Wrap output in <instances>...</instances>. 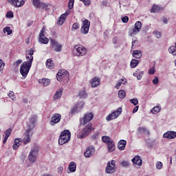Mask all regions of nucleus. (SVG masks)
I'll return each mask as SVG.
<instances>
[{"instance_id":"53","label":"nucleus","mask_w":176,"mask_h":176,"mask_svg":"<svg viewBox=\"0 0 176 176\" xmlns=\"http://www.w3.org/2000/svg\"><path fill=\"white\" fill-rule=\"evenodd\" d=\"M162 167H163V163H162L161 162H157L156 168H157V170H161Z\"/></svg>"},{"instance_id":"33","label":"nucleus","mask_w":176,"mask_h":176,"mask_svg":"<svg viewBox=\"0 0 176 176\" xmlns=\"http://www.w3.org/2000/svg\"><path fill=\"white\" fill-rule=\"evenodd\" d=\"M102 142H104V144H106L107 145L112 141V140L111 139L110 137L102 136Z\"/></svg>"},{"instance_id":"24","label":"nucleus","mask_w":176,"mask_h":176,"mask_svg":"<svg viewBox=\"0 0 176 176\" xmlns=\"http://www.w3.org/2000/svg\"><path fill=\"white\" fill-rule=\"evenodd\" d=\"M127 142L124 140H120L118 144V148L120 151H124Z\"/></svg>"},{"instance_id":"11","label":"nucleus","mask_w":176,"mask_h":176,"mask_svg":"<svg viewBox=\"0 0 176 176\" xmlns=\"http://www.w3.org/2000/svg\"><path fill=\"white\" fill-rule=\"evenodd\" d=\"M93 118H94V114L93 113H87L84 115L82 118H80V124H86L93 120Z\"/></svg>"},{"instance_id":"30","label":"nucleus","mask_w":176,"mask_h":176,"mask_svg":"<svg viewBox=\"0 0 176 176\" xmlns=\"http://www.w3.org/2000/svg\"><path fill=\"white\" fill-rule=\"evenodd\" d=\"M109 152H113L115 151V142L111 140L108 144Z\"/></svg>"},{"instance_id":"61","label":"nucleus","mask_w":176,"mask_h":176,"mask_svg":"<svg viewBox=\"0 0 176 176\" xmlns=\"http://www.w3.org/2000/svg\"><path fill=\"white\" fill-rule=\"evenodd\" d=\"M113 43L114 45H116V43H118V37H114V38H113Z\"/></svg>"},{"instance_id":"27","label":"nucleus","mask_w":176,"mask_h":176,"mask_svg":"<svg viewBox=\"0 0 176 176\" xmlns=\"http://www.w3.org/2000/svg\"><path fill=\"white\" fill-rule=\"evenodd\" d=\"M68 168L70 173H75L76 171V163L74 162H70Z\"/></svg>"},{"instance_id":"18","label":"nucleus","mask_w":176,"mask_h":176,"mask_svg":"<svg viewBox=\"0 0 176 176\" xmlns=\"http://www.w3.org/2000/svg\"><path fill=\"white\" fill-rule=\"evenodd\" d=\"M116 171V168L111 165V162H108L105 168V173L107 174H113Z\"/></svg>"},{"instance_id":"36","label":"nucleus","mask_w":176,"mask_h":176,"mask_svg":"<svg viewBox=\"0 0 176 176\" xmlns=\"http://www.w3.org/2000/svg\"><path fill=\"white\" fill-rule=\"evenodd\" d=\"M161 110H162V108L157 106V107H153L151 111V113H154L155 115H157V113H159V112H160Z\"/></svg>"},{"instance_id":"21","label":"nucleus","mask_w":176,"mask_h":176,"mask_svg":"<svg viewBox=\"0 0 176 176\" xmlns=\"http://www.w3.org/2000/svg\"><path fill=\"white\" fill-rule=\"evenodd\" d=\"M133 164H137L138 166L142 165V160H141V157L140 155H135L131 160Z\"/></svg>"},{"instance_id":"4","label":"nucleus","mask_w":176,"mask_h":176,"mask_svg":"<svg viewBox=\"0 0 176 176\" xmlns=\"http://www.w3.org/2000/svg\"><path fill=\"white\" fill-rule=\"evenodd\" d=\"M32 65H28L27 63H23L20 67V74L22 76L21 79H25L28 75V72H30V69H31Z\"/></svg>"},{"instance_id":"22","label":"nucleus","mask_w":176,"mask_h":176,"mask_svg":"<svg viewBox=\"0 0 176 176\" xmlns=\"http://www.w3.org/2000/svg\"><path fill=\"white\" fill-rule=\"evenodd\" d=\"M162 10H163V7L154 4L151 9V13H159Z\"/></svg>"},{"instance_id":"26","label":"nucleus","mask_w":176,"mask_h":176,"mask_svg":"<svg viewBox=\"0 0 176 176\" xmlns=\"http://www.w3.org/2000/svg\"><path fill=\"white\" fill-rule=\"evenodd\" d=\"M46 67H47V68H49V69H54V63H53V60H52V58H49L47 60Z\"/></svg>"},{"instance_id":"43","label":"nucleus","mask_w":176,"mask_h":176,"mask_svg":"<svg viewBox=\"0 0 176 176\" xmlns=\"http://www.w3.org/2000/svg\"><path fill=\"white\" fill-rule=\"evenodd\" d=\"M121 165L122 167L125 168L130 167V162L124 160L121 162Z\"/></svg>"},{"instance_id":"47","label":"nucleus","mask_w":176,"mask_h":176,"mask_svg":"<svg viewBox=\"0 0 176 176\" xmlns=\"http://www.w3.org/2000/svg\"><path fill=\"white\" fill-rule=\"evenodd\" d=\"M137 45H138V40H132V45H131V50H133V49H134V47H135V46H137Z\"/></svg>"},{"instance_id":"41","label":"nucleus","mask_w":176,"mask_h":176,"mask_svg":"<svg viewBox=\"0 0 176 176\" xmlns=\"http://www.w3.org/2000/svg\"><path fill=\"white\" fill-rule=\"evenodd\" d=\"M4 34H6L7 32V35H11L12 31V30L10 29V27H6L3 28V30Z\"/></svg>"},{"instance_id":"40","label":"nucleus","mask_w":176,"mask_h":176,"mask_svg":"<svg viewBox=\"0 0 176 176\" xmlns=\"http://www.w3.org/2000/svg\"><path fill=\"white\" fill-rule=\"evenodd\" d=\"M32 2L34 6L39 9L41 4L42 3V1H41V0H32Z\"/></svg>"},{"instance_id":"31","label":"nucleus","mask_w":176,"mask_h":176,"mask_svg":"<svg viewBox=\"0 0 176 176\" xmlns=\"http://www.w3.org/2000/svg\"><path fill=\"white\" fill-rule=\"evenodd\" d=\"M63 96V89H60L59 90L56 91L55 94L54 95V100H58Z\"/></svg>"},{"instance_id":"64","label":"nucleus","mask_w":176,"mask_h":176,"mask_svg":"<svg viewBox=\"0 0 176 176\" xmlns=\"http://www.w3.org/2000/svg\"><path fill=\"white\" fill-rule=\"evenodd\" d=\"M8 138H8V136H5V137H4V139H3V144H6V142H7Z\"/></svg>"},{"instance_id":"10","label":"nucleus","mask_w":176,"mask_h":176,"mask_svg":"<svg viewBox=\"0 0 176 176\" xmlns=\"http://www.w3.org/2000/svg\"><path fill=\"white\" fill-rule=\"evenodd\" d=\"M50 42L51 47L54 49V51L56 52V53L61 52V50H63V45L58 43V42H57L56 40L51 38L50 40Z\"/></svg>"},{"instance_id":"44","label":"nucleus","mask_w":176,"mask_h":176,"mask_svg":"<svg viewBox=\"0 0 176 176\" xmlns=\"http://www.w3.org/2000/svg\"><path fill=\"white\" fill-rule=\"evenodd\" d=\"M8 96L10 98H11V100H13V101H14V100L16 99V96H14V92L12 91H10Z\"/></svg>"},{"instance_id":"34","label":"nucleus","mask_w":176,"mask_h":176,"mask_svg":"<svg viewBox=\"0 0 176 176\" xmlns=\"http://www.w3.org/2000/svg\"><path fill=\"white\" fill-rule=\"evenodd\" d=\"M20 142L21 141L19 139H15L14 144L12 146V148L13 149H14V151L19 148V146H20Z\"/></svg>"},{"instance_id":"42","label":"nucleus","mask_w":176,"mask_h":176,"mask_svg":"<svg viewBox=\"0 0 176 176\" xmlns=\"http://www.w3.org/2000/svg\"><path fill=\"white\" fill-rule=\"evenodd\" d=\"M80 98H86L87 97V94L85 90L80 91L79 93Z\"/></svg>"},{"instance_id":"54","label":"nucleus","mask_w":176,"mask_h":176,"mask_svg":"<svg viewBox=\"0 0 176 176\" xmlns=\"http://www.w3.org/2000/svg\"><path fill=\"white\" fill-rule=\"evenodd\" d=\"M122 23H128L129 22V16H123L121 19Z\"/></svg>"},{"instance_id":"3","label":"nucleus","mask_w":176,"mask_h":176,"mask_svg":"<svg viewBox=\"0 0 176 176\" xmlns=\"http://www.w3.org/2000/svg\"><path fill=\"white\" fill-rule=\"evenodd\" d=\"M93 130V126L91 123H89L82 130L81 133L77 135V138L80 140H82L83 138H86L87 135L91 133V131Z\"/></svg>"},{"instance_id":"57","label":"nucleus","mask_w":176,"mask_h":176,"mask_svg":"<svg viewBox=\"0 0 176 176\" xmlns=\"http://www.w3.org/2000/svg\"><path fill=\"white\" fill-rule=\"evenodd\" d=\"M153 85H157L159 83V78L157 76L155 77V79L153 80Z\"/></svg>"},{"instance_id":"38","label":"nucleus","mask_w":176,"mask_h":176,"mask_svg":"<svg viewBox=\"0 0 176 176\" xmlns=\"http://www.w3.org/2000/svg\"><path fill=\"white\" fill-rule=\"evenodd\" d=\"M118 97L121 100H123L126 97V92L124 91V90L121 89L118 91Z\"/></svg>"},{"instance_id":"51","label":"nucleus","mask_w":176,"mask_h":176,"mask_svg":"<svg viewBox=\"0 0 176 176\" xmlns=\"http://www.w3.org/2000/svg\"><path fill=\"white\" fill-rule=\"evenodd\" d=\"M76 111H78V106H74L70 111V113L72 115H75L76 113Z\"/></svg>"},{"instance_id":"16","label":"nucleus","mask_w":176,"mask_h":176,"mask_svg":"<svg viewBox=\"0 0 176 176\" xmlns=\"http://www.w3.org/2000/svg\"><path fill=\"white\" fill-rule=\"evenodd\" d=\"M96 152V148L93 146H89L86 148V151L84 153V156L85 157H91Z\"/></svg>"},{"instance_id":"15","label":"nucleus","mask_w":176,"mask_h":176,"mask_svg":"<svg viewBox=\"0 0 176 176\" xmlns=\"http://www.w3.org/2000/svg\"><path fill=\"white\" fill-rule=\"evenodd\" d=\"M60 120H61V115L58 113L54 114L50 121L51 126H54L55 124H57V123H59Z\"/></svg>"},{"instance_id":"62","label":"nucleus","mask_w":176,"mask_h":176,"mask_svg":"<svg viewBox=\"0 0 176 176\" xmlns=\"http://www.w3.org/2000/svg\"><path fill=\"white\" fill-rule=\"evenodd\" d=\"M138 108H140V107L136 106L133 110V113H135V112H138Z\"/></svg>"},{"instance_id":"23","label":"nucleus","mask_w":176,"mask_h":176,"mask_svg":"<svg viewBox=\"0 0 176 176\" xmlns=\"http://www.w3.org/2000/svg\"><path fill=\"white\" fill-rule=\"evenodd\" d=\"M67 16H68V14L65 13L60 15V16L58 18L57 24L58 25H63L64 24V22L65 21V19H67Z\"/></svg>"},{"instance_id":"8","label":"nucleus","mask_w":176,"mask_h":176,"mask_svg":"<svg viewBox=\"0 0 176 176\" xmlns=\"http://www.w3.org/2000/svg\"><path fill=\"white\" fill-rule=\"evenodd\" d=\"M142 27V23L138 21L135 23V27L132 30H129V34L130 36H134V35H137L140 31H141V28Z\"/></svg>"},{"instance_id":"50","label":"nucleus","mask_w":176,"mask_h":176,"mask_svg":"<svg viewBox=\"0 0 176 176\" xmlns=\"http://www.w3.org/2000/svg\"><path fill=\"white\" fill-rule=\"evenodd\" d=\"M74 2H75V0H69V3H68L69 9H73Z\"/></svg>"},{"instance_id":"63","label":"nucleus","mask_w":176,"mask_h":176,"mask_svg":"<svg viewBox=\"0 0 176 176\" xmlns=\"http://www.w3.org/2000/svg\"><path fill=\"white\" fill-rule=\"evenodd\" d=\"M23 63V60L19 59L16 61V65H20V64H21Z\"/></svg>"},{"instance_id":"7","label":"nucleus","mask_w":176,"mask_h":176,"mask_svg":"<svg viewBox=\"0 0 176 176\" xmlns=\"http://www.w3.org/2000/svg\"><path fill=\"white\" fill-rule=\"evenodd\" d=\"M34 49L31 48L25 52V58L28 61L23 62L24 63L32 65V61H34Z\"/></svg>"},{"instance_id":"20","label":"nucleus","mask_w":176,"mask_h":176,"mask_svg":"<svg viewBox=\"0 0 176 176\" xmlns=\"http://www.w3.org/2000/svg\"><path fill=\"white\" fill-rule=\"evenodd\" d=\"M101 80L98 77H95L91 80V87H97L100 85Z\"/></svg>"},{"instance_id":"19","label":"nucleus","mask_w":176,"mask_h":176,"mask_svg":"<svg viewBox=\"0 0 176 176\" xmlns=\"http://www.w3.org/2000/svg\"><path fill=\"white\" fill-rule=\"evenodd\" d=\"M164 138H168L169 140H174L176 138V132L173 131H168L163 135Z\"/></svg>"},{"instance_id":"56","label":"nucleus","mask_w":176,"mask_h":176,"mask_svg":"<svg viewBox=\"0 0 176 176\" xmlns=\"http://www.w3.org/2000/svg\"><path fill=\"white\" fill-rule=\"evenodd\" d=\"M3 67H5V63H3V60H0V71L3 69Z\"/></svg>"},{"instance_id":"35","label":"nucleus","mask_w":176,"mask_h":176,"mask_svg":"<svg viewBox=\"0 0 176 176\" xmlns=\"http://www.w3.org/2000/svg\"><path fill=\"white\" fill-rule=\"evenodd\" d=\"M139 63H140V61H138V60L132 59L130 63V65L132 68H135V67H137V65H138Z\"/></svg>"},{"instance_id":"5","label":"nucleus","mask_w":176,"mask_h":176,"mask_svg":"<svg viewBox=\"0 0 176 176\" xmlns=\"http://www.w3.org/2000/svg\"><path fill=\"white\" fill-rule=\"evenodd\" d=\"M38 152L37 146L32 147L28 155L29 162L31 163H35V162H36V157Z\"/></svg>"},{"instance_id":"48","label":"nucleus","mask_w":176,"mask_h":176,"mask_svg":"<svg viewBox=\"0 0 176 176\" xmlns=\"http://www.w3.org/2000/svg\"><path fill=\"white\" fill-rule=\"evenodd\" d=\"M6 137H10V135L12 134V129H7L4 133Z\"/></svg>"},{"instance_id":"58","label":"nucleus","mask_w":176,"mask_h":176,"mask_svg":"<svg viewBox=\"0 0 176 176\" xmlns=\"http://www.w3.org/2000/svg\"><path fill=\"white\" fill-rule=\"evenodd\" d=\"M155 72H156V71L155 70V68L153 67H151L150 69H149V74L151 75H153L155 74Z\"/></svg>"},{"instance_id":"28","label":"nucleus","mask_w":176,"mask_h":176,"mask_svg":"<svg viewBox=\"0 0 176 176\" xmlns=\"http://www.w3.org/2000/svg\"><path fill=\"white\" fill-rule=\"evenodd\" d=\"M132 56L135 57V58H141V57H142V52H141V50H134Z\"/></svg>"},{"instance_id":"17","label":"nucleus","mask_w":176,"mask_h":176,"mask_svg":"<svg viewBox=\"0 0 176 176\" xmlns=\"http://www.w3.org/2000/svg\"><path fill=\"white\" fill-rule=\"evenodd\" d=\"M37 117L36 116H33L30 118L29 123L28 124L29 130H34L35 129V122H36Z\"/></svg>"},{"instance_id":"46","label":"nucleus","mask_w":176,"mask_h":176,"mask_svg":"<svg viewBox=\"0 0 176 176\" xmlns=\"http://www.w3.org/2000/svg\"><path fill=\"white\" fill-rule=\"evenodd\" d=\"M131 104H133L134 105H138V98H133L129 100Z\"/></svg>"},{"instance_id":"39","label":"nucleus","mask_w":176,"mask_h":176,"mask_svg":"<svg viewBox=\"0 0 176 176\" xmlns=\"http://www.w3.org/2000/svg\"><path fill=\"white\" fill-rule=\"evenodd\" d=\"M168 52L170 54H173V56H176V47H175V46H170L168 48Z\"/></svg>"},{"instance_id":"2","label":"nucleus","mask_w":176,"mask_h":176,"mask_svg":"<svg viewBox=\"0 0 176 176\" xmlns=\"http://www.w3.org/2000/svg\"><path fill=\"white\" fill-rule=\"evenodd\" d=\"M87 50L82 45H76L73 49V54L78 57L86 56Z\"/></svg>"},{"instance_id":"45","label":"nucleus","mask_w":176,"mask_h":176,"mask_svg":"<svg viewBox=\"0 0 176 176\" xmlns=\"http://www.w3.org/2000/svg\"><path fill=\"white\" fill-rule=\"evenodd\" d=\"M80 25L78 23H74L72 25V30H79Z\"/></svg>"},{"instance_id":"29","label":"nucleus","mask_w":176,"mask_h":176,"mask_svg":"<svg viewBox=\"0 0 176 176\" xmlns=\"http://www.w3.org/2000/svg\"><path fill=\"white\" fill-rule=\"evenodd\" d=\"M138 130L140 134H146L147 135L150 134L149 131L146 127H139Z\"/></svg>"},{"instance_id":"37","label":"nucleus","mask_w":176,"mask_h":176,"mask_svg":"<svg viewBox=\"0 0 176 176\" xmlns=\"http://www.w3.org/2000/svg\"><path fill=\"white\" fill-rule=\"evenodd\" d=\"M49 6H50L49 3L41 2L38 9H45V10H49Z\"/></svg>"},{"instance_id":"14","label":"nucleus","mask_w":176,"mask_h":176,"mask_svg":"<svg viewBox=\"0 0 176 176\" xmlns=\"http://www.w3.org/2000/svg\"><path fill=\"white\" fill-rule=\"evenodd\" d=\"M32 134H34V132L32 131V130L31 129L27 130L23 140V144H25V145H27V144H29V142L31 141V137H32Z\"/></svg>"},{"instance_id":"1","label":"nucleus","mask_w":176,"mask_h":176,"mask_svg":"<svg viewBox=\"0 0 176 176\" xmlns=\"http://www.w3.org/2000/svg\"><path fill=\"white\" fill-rule=\"evenodd\" d=\"M71 140V132L69 130H65L61 132L59 139H58V144L59 145H64V144H67Z\"/></svg>"},{"instance_id":"55","label":"nucleus","mask_w":176,"mask_h":176,"mask_svg":"<svg viewBox=\"0 0 176 176\" xmlns=\"http://www.w3.org/2000/svg\"><path fill=\"white\" fill-rule=\"evenodd\" d=\"M16 3H22L21 4V7L24 6V3H25V1L24 0H16Z\"/></svg>"},{"instance_id":"49","label":"nucleus","mask_w":176,"mask_h":176,"mask_svg":"<svg viewBox=\"0 0 176 176\" xmlns=\"http://www.w3.org/2000/svg\"><path fill=\"white\" fill-rule=\"evenodd\" d=\"M6 17L8 19H13L14 17V15L13 14V12L8 11L6 14Z\"/></svg>"},{"instance_id":"25","label":"nucleus","mask_w":176,"mask_h":176,"mask_svg":"<svg viewBox=\"0 0 176 176\" xmlns=\"http://www.w3.org/2000/svg\"><path fill=\"white\" fill-rule=\"evenodd\" d=\"M38 83H40V85H42L43 86L46 87L47 86H49V85H50V79L49 78L40 79L38 80Z\"/></svg>"},{"instance_id":"59","label":"nucleus","mask_w":176,"mask_h":176,"mask_svg":"<svg viewBox=\"0 0 176 176\" xmlns=\"http://www.w3.org/2000/svg\"><path fill=\"white\" fill-rule=\"evenodd\" d=\"M110 166H111L113 167H116V161L111 160L110 162Z\"/></svg>"},{"instance_id":"9","label":"nucleus","mask_w":176,"mask_h":176,"mask_svg":"<svg viewBox=\"0 0 176 176\" xmlns=\"http://www.w3.org/2000/svg\"><path fill=\"white\" fill-rule=\"evenodd\" d=\"M120 113H122V107H118L116 111L109 114L106 117V120L107 122H111V120H113V119H116L119 116V115H120Z\"/></svg>"},{"instance_id":"13","label":"nucleus","mask_w":176,"mask_h":176,"mask_svg":"<svg viewBox=\"0 0 176 176\" xmlns=\"http://www.w3.org/2000/svg\"><path fill=\"white\" fill-rule=\"evenodd\" d=\"M45 29L42 28L39 33L38 42L40 43H43V45H47L49 43V38L45 36Z\"/></svg>"},{"instance_id":"6","label":"nucleus","mask_w":176,"mask_h":176,"mask_svg":"<svg viewBox=\"0 0 176 176\" xmlns=\"http://www.w3.org/2000/svg\"><path fill=\"white\" fill-rule=\"evenodd\" d=\"M69 78V72L65 69L59 70L56 74V79L58 82H63L64 79Z\"/></svg>"},{"instance_id":"60","label":"nucleus","mask_w":176,"mask_h":176,"mask_svg":"<svg viewBox=\"0 0 176 176\" xmlns=\"http://www.w3.org/2000/svg\"><path fill=\"white\" fill-rule=\"evenodd\" d=\"M122 82H118L116 85L115 86L116 89H120V86H122Z\"/></svg>"},{"instance_id":"52","label":"nucleus","mask_w":176,"mask_h":176,"mask_svg":"<svg viewBox=\"0 0 176 176\" xmlns=\"http://www.w3.org/2000/svg\"><path fill=\"white\" fill-rule=\"evenodd\" d=\"M80 1H81V2H83L85 6H89L90 3H91V0H80Z\"/></svg>"},{"instance_id":"32","label":"nucleus","mask_w":176,"mask_h":176,"mask_svg":"<svg viewBox=\"0 0 176 176\" xmlns=\"http://www.w3.org/2000/svg\"><path fill=\"white\" fill-rule=\"evenodd\" d=\"M8 3H10L13 6H15V8H21V4L23 3H21L20 4L19 3H16V0H7Z\"/></svg>"},{"instance_id":"12","label":"nucleus","mask_w":176,"mask_h":176,"mask_svg":"<svg viewBox=\"0 0 176 176\" xmlns=\"http://www.w3.org/2000/svg\"><path fill=\"white\" fill-rule=\"evenodd\" d=\"M89 29H90V21L87 19H85L82 21V25L80 28L81 34H84L85 35H86L87 34H89Z\"/></svg>"}]
</instances>
